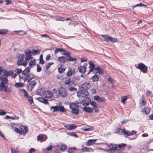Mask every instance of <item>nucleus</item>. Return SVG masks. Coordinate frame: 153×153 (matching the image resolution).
Returning a JSON list of instances; mask_svg holds the SVG:
<instances>
[{"mask_svg": "<svg viewBox=\"0 0 153 153\" xmlns=\"http://www.w3.org/2000/svg\"><path fill=\"white\" fill-rule=\"evenodd\" d=\"M59 111L61 112H64L66 111V109L63 106H59Z\"/></svg>", "mask_w": 153, "mask_h": 153, "instance_id": "obj_41", "label": "nucleus"}, {"mask_svg": "<svg viewBox=\"0 0 153 153\" xmlns=\"http://www.w3.org/2000/svg\"><path fill=\"white\" fill-rule=\"evenodd\" d=\"M23 85V84L22 83H16L15 85V86L16 87H22Z\"/></svg>", "mask_w": 153, "mask_h": 153, "instance_id": "obj_58", "label": "nucleus"}, {"mask_svg": "<svg viewBox=\"0 0 153 153\" xmlns=\"http://www.w3.org/2000/svg\"><path fill=\"white\" fill-rule=\"evenodd\" d=\"M30 71V68L29 67H27L25 68V70L23 71H22V74L24 75L27 74Z\"/></svg>", "mask_w": 153, "mask_h": 153, "instance_id": "obj_32", "label": "nucleus"}, {"mask_svg": "<svg viewBox=\"0 0 153 153\" xmlns=\"http://www.w3.org/2000/svg\"><path fill=\"white\" fill-rule=\"evenodd\" d=\"M26 97L27 98L28 101L30 103L32 104L33 102V98L31 96L28 95V97Z\"/></svg>", "mask_w": 153, "mask_h": 153, "instance_id": "obj_46", "label": "nucleus"}, {"mask_svg": "<svg viewBox=\"0 0 153 153\" xmlns=\"http://www.w3.org/2000/svg\"><path fill=\"white\" fill-rule=\"evenodd\" d=\"M64 127L69 130H72L75 129L77 127L74 125L67 124L64 126Z\"/></svg>", "mask_w": 153, "mask_h": 153, "instance_id": "obj_17", "label": "nucleus"}, {"mask_svg": "<svg viewBox=\"0 0 153 153\" xmlns=\"http://www.w3.org/2000/svg\"><path fill=\"white\" fill-rule=\"evenodd\" d=\"M52 147V146L51 145H50L46 149H44V151L45 152L47 153L48 151L51 150Z\"/></svg>", "mask_w": 153, "mask_h": 153, "instance_id": "obj_44", "label": "nucleus"}, {"mask_svg": "<svg viewBox=\"0 0 153 153\" xmlns=\"http://www.w3.org/2000/svg\"><path fill=\"white\" fill-rule=\"evenodd\" d=\"M37 100L40 102L43 103L45 104H47L48 103V100L47 99L42 98V97H39L37 98Z\"/></svg>", "mask_w": 153, "mask_h": 153, "instance_id": "obj_23", "label": "nucleus"}, {"mask_svg": "<svg viewBox=\"0 0 153 153\" xmlns=\"http://www.w3.org/2000/svg\"><path fill=\"white\" fill-rule=\"evenodd\" d=\"M87 64L84 63L83 66H80L78 67V69L79 71L81 73H84L86 71V67Z\"/></svg>", "mask_w": 153, "mask_h": 153, "instance_id": "obj_13", "label": "nucleus"}, {"mask_svg": "<svg viewBox=\"0 0 153 153\" xmlns=\"http://www.w3.org/2000/svg\"><path fill=\"white\" fill-rule=\"evenodd\" d=\"M0 83L7 84L8 82L7 78L3 75L0 76Z\"/></svg>", "mask_w": 153, "mask_h": 153, "instance_id": "obj_14", "label": "nucleus"}, {"mask_svg": "<svg viewBox=\"0 0 153 153\" xmlns=\"http://www.w3.org/2000/svg\"><path fill=\"white\" fill-rule=\"evenodd\" d=\"M83 111L86 112L88 113H91L93 111L94 109L93 108H91L87 107L85 106V107L83 108Z\"/></svg>", "mask_w": 153, "mask_h": 153, "instance_id": "obj_25", "label": "nucleus"}, {"mask_svg": "<svg viewBox=\"0 0 153 153\" xmlns=\"http://www.w3.org/2000/svg\"><path fill=\"white\" fill-rule=\"evenodd\" d=\"M22 127H24V129L22 131V133L24 135L26 134L28 132V128L27 126H22Z\"/></svg>", "mask_w": 153, "mask_h": 153, "instance_id": "obj_38", "label": "nucleus"}, {"mask_svg": "<svg viewBox=\"0 0 153 153\" xmlns=\"http://www.w3.org/2000/svg\"><path fill=\"white\" fill-rule=\"evenodd\" d=\"M91 102V99L89 98L85 97L82 100V104L83 106H86L88 105Z\"/></svg>", "mask_w": 153, "mask_h": 153, "instance_id": "obj_10", "label": "nucleus"}, {"mask_svg": "<svg viewBox=\"0 0 153 153\" xmlns=\"http://www.w3.org/2000/svg\"><path fill=\"white\" fill-rule=\"evenodd\" d=\"M12 128L13 130L17 133L21 134L22 133V129L21 128H18L15 126H13L12 127Z\"/></svg>", "mask_w": 153, "mask_h": 153, "instance_id": "obj_22", "label": "nucleus"}, {"mask_svg": "<svg viewBox=\"0 0 153 153\" xmlns=\"http://www.w3.org/2000/svg\"><path fill=\"white\" fill-rule=\"evenodd\" d=\"M13 73V72L11 71H8L6 70H4V74L6 76H9L11 75Z\"/></svg>", "mask_w": 153, "mask_h": 153, "instance_id": "obj_35", "label": "nucleus"}, {"mask_svg": "<svg viewBox=\"0 0 153 153\" xmlns=\"http://www.w3.org/2000/svg\"><path fill=\"white\" fill-rule=\"evenodd\" d=\"M40 51L39 50H36L33 49L32 50V53L33 55H36L39 54L40 52Z\"/></svg>", "mask_w": 153, "mask_h": 153, "instance_id": "obj_47", "label": "nucleus"}, {"mask_svg": "<svg viewBox=\"0 0 153 153\" xmlns=\"http://www.w3.org/2000/svg\"><path fill=\"white\" fill-rule=\"evenodd\" d=\"M92 81L93 82H95L98 81L99 79V75H97L95 74L91 78Z\"/></svg>", "mask_w": 153, "mask_h": 153, "instance_id": "obj_30", "label": "nucleus"}, {"mask_svg": "<svg viewBox=\"0 0 153 153\" xmlns=\"http://www.w3.org/2000/svg\"><path fill=\"white\" fill-rule=\"evenodd\" d=\"M90 104L93 107V108L94 109V110L95 112H97L98 110L97 108V104L94 101H93L91 102Z\"/></svg>", "mask_w": 153, "mask_h": 153, "instance_id": "obj_19", "label": "nucleus"}, {"mask_svg": "<svg viewBox=\"0 0 153 153\" xmlns=\"http://www.w3.org/2000/svg\"><path fill=\"white\" fill-rule=\"evenodd\" d=\"M91 87V85L89 83L85 82L82 84L81 88L83 90H86L90 88Z\"/></svg>", "mask_w": 153, "mask_h": 153, "instance_id": "obj_15", "label": "nucleus"}, {"mask_svg": "<svg viewBox=\"0 0 153 153\" xmlns=\"http://www.w3.org/2000/svg\"><path fill=\"white\" fill-rule=\"evenodd\" d=\"M7 84L0 83V91H4L5 93H10L12 91V88L9 87Z\"/></svg>", "mask_w": 153, "mask_h": 153, "instance_id": "obj_6", "label": "nucleus"}, {"mask_svg": "<svg viewBox=\"0 0 153 153\" xmlns=\"http://www.w3.org/2000/svg\"><path fill=\"white\" fill-rule=\"evenodd\" d=\"M111 152V153H120V151L119 150L118 148H116Z\"/></svg>", "mask_w": 153, "mask_h": 153, "instance_id": "obj_51", "label": "nucleus"}, {"mask_svg": "<svg viewBox=\"0 0 153 153\" xmlns=\"http://www.w3.org/2000/svg\"><path fill=\"white\" fill-rule=\"evenodd\" d=\"M109 41L111 42H115L117 41V40L116 38H113L111 37H110Z\"/></svg>", "mask_w": 153, "mask_h": 153, "instance_id": "obj_56", "label": "nucleus"}, {"mask_svg": "<svg viewBox=\"0 0 153 153\" xmlns=\"http://www.w3.org/2000/svg\"><path fill=\"white\" fill-rule=\"evenodd\" d=\"M81 129L85 131H90L93 129V128L92 126L89 127V126H86L82 127L81 128Z\"/></svg>", "mask_w": 153, "mask_h": 153, "instance_id": "obj_24", "label": "nucleus"}, {"mask_svg": "<svg viewBox=\"0 0 153 153\" xmlns=\"http://www.w3.org/2000/svg\"><path fill=\"white\" fill-rule=\"evenodd\" d=\"M122 130L123 131V134H124L127 136L132 135H133V134L129 131H126L123 128H122Z\"/></svg>", "mask_w": 153, "mask_h": 153, "instance_id": "obj_27", "label": "nucleus"}, {"mask_svg": "<svg viewBox=\"0 0 153 153\" xmlns=\"http://www.w3.org/2000/svg\"><path fill=\"white\" fill-rule=\"evenodd\" d=\"M25 53L26 56L25 61L26 62L29 60L32 59L31 51L29 50H26L25 51Z\"/></svg>", "mask_w": 153, "mask_h": 153, "instance_id": "obj_8", "label": "nucleus"}, {"mask_svg": "<svg viewBox=\"0 0 153 153\" xmlns=\"http://www.w3.org/2000/svg\"><path fill=\"white\" fill-rule=\"evenodd\" d=\"M66 68V67L65 65H61L58 68V71L60 73H62L65 71Z\"/></svg>", "mask_w": 153, "mask_h": 153, "instance_id": "obj_21", "label": "nucleus"}, {"mask_svg": "<svg viewBox=\"0 0 153 153\" xmlns=\"http://www.w3.org/2000/svg\"><path fill=\"white\" fill-rule=\"evenodd\" d=\"M35 64V60H31L29 62V65L30 68H31L32 66Z\"/></svg>", "mask_w": 153, "mask_h": 153, "instance_id": "obj_53", "label": "nucleus"}, {"mask_svg": "<svg viewBox=\"0 0 153 153\" xmlns=\"http://www.w3.org/2000/svg\"><path fill=\"white\" fill-rule=\"evenodd\" d=\"M126 146V144L125 143H121L117 145V148L119 149L124 148Z\"/></svg>", "mask_w": 153, "mask_h": 153, "instance_id": "obj_42", "label": "nucleus"}, {"mask_svg": "<svg viewBox=\"0 0 153 153\" xmlns=\"http://www.w3.org/2000/svg\"><path fill=\"white\" fill-rule=\"evenodd\" d=\"M146 94L147 96H150L151 97L153 96V95L152 94V92L149 90H147Z\"/></svg>", "mask_w": 153, "mask_h": 153, "instance_id": "obj_59", "label": "nucleus"}, {"mask_svg": "<svg viewBox=\"0 0 153 153\" xmlns=\"http://www.w3.org/2000/svg\"><path fill=\"white\" fill-rule=\"evenodd\" d=\"M11 153H19V150L17 148H16L15 149L11 148Z\"/></svg>", "mask_w": 153, "mask_h": 153, "instance_id": "obj_52", "label": "nucleus"}, {"mask_svg": "<svg viewBox=\"0 0 153 153\" xmlns=\"http://www.w3.org/2000/svg\"><path fill=\"white\" fill-rule=\"evenodd\" d=\"M81 151L82 152H93L94 150L93 149L91 148H88L84 147L83 146H82Z\"/></svg>", "mask_w": 153, "mask_h": 153, "instance_id": "obj_16", "label": "nucleus"}, {"mask_svg": "<svg viewBox=\"0 0 153 153\" xmlns=\"http://www.w3.org/2000/svg\"><path fill=\"white\" fill-rule=\"evenodd\" d=\"M37 92L38 94H43L45 97L49 98L53 97L52 92L48 91H45L44 88H41L39 89L37 91Z\"/></svg>", "mask_w": 153, "mask_h": 153, "instance_id": "obj_1", "label": "nucleus"}, {"mask_svg": "<svg viewBox=\"0 0 153 153\" xmlns=\"http://www.w3.org/2000/svg\"><path fill=\"white\" fill-rule=\"evenodd\" d=\"M42 68L38 64L37 65V71L38 72H39L41 71Z\"/></svg>", "mask_w": 153, "mask_h": 153, "instance_id": "obj_62", "label": "nucleus"}, {"mask_svg": "<svg viewBox=\"0 0 153 153\" xmlns=\"http://www.w3.org/2000/svg\"><path fill=\"white\" fill-rule=\"evenodd\" d=\"M53 64V62H49L48 63L46 64L45 65V68L47 70H48L49 68H50L51 65H52Z\"/></svg>", "mask_w": 153, "mask_h": 153, "instance_id": "obj_50", "label": "nucleus"}, {"mask_svg": "<svg viewBox=\"0 0 153 153\" xmlns=\"http://www.w3.org/2000/svg\"><path fill=\"white\" fill-rule=\"evenodd\" d=\"M89 68H90V70L88 74H89L91 72H92L96 74V72L94 71L95 68V65L94 64L91 62H89Z\"/></svg>", "mask_w": 153, "mask_h": 153, "instance_id": "obj_12", "label": "nucleus"}, {"mask_svg": "<svg viewBox=\"0 0 153 153\" xmlns=\"http://www.w3.org/2000/svg\"><path fill=\"white\" fill-rule=\"evenodd\" d=\"M25 57V56L24 54H19L17 56V64L18 65H22L25 67L26 66L27 62L25 61H23Z\"/></svg>", "mask_w": 153, "mask_h": 153, "instance_id": "obj_3", "label": "nucleus"}, {"mask_svg": "<svg viewBox=\"0 0 153 153\" xmlns=\"http://www.w3.org/2000/svg\"><path fill=\"white\" fill-rule=\"evenodd\" d=\"M142 111L144 113L148 114L149 113L150 109L149 108L146 107L143 109Z\"/></svg>", "mask_w": 153, "mask_h": 153, "instance_id": "obj_37", "label": "nucleus"}, {"mask_svg": "<svg viewBox=\"0 0 153 153\" xmlns=\"http://www.w3.org/2000/svg\"><path fill=\"white\" fill-rule=\"evenodd\" d=\"M136 68L140 69L143 73H146L148 72V67L142 63H140L135 65Z\"/></svg>", "mask_w": 153, "mask_h": 153, "instance_id": "obj_4", "label": "nucleus"}, {"mask_svg": "<svg viewBox=\"0 0 153 153\" xmlns=\"http://www.w3.org/2000/svg\"><path fill=\"white\" fill-rule=\"evenodd\" d=\"M128 98V96H123L121 97V102L123 103H125V101Z\"/></svg>", "mask_w": 153, "mask_h": 153, "instance_id": "obj_48", "label": "nucleus"}, {"mask_svg": "<svg viewBox=\"0 0 153 153\" xmlns=\"http://www.w3.org/2000/svg\"><path fill=\"white\" fill-rule=\"evenodd\" d=\"M69 90L71 91L76 92L77 91V89L73 87H71L69 89Z\"/></svg>", "mask_w": 153, "mask_h": 153, "instance_id": "obj_61", "label": "nucleus"}, {"mask_svg": "<svg viewBox=\"0 0 153 153\" xmlns=\"http://www.w3.org/2000/svg\"><path fill=\"white\" fill-rule=\"evenodd\" d=\"M21 91L24 93V95L25 97H28V93L26 90L22 89Z\"/></svg>", "mask_w": 153, "mask_h": 153, "instance_id": "obj_57", "label": "nucleus"}, {"mask_svg": "<svg viewBox=\"0 0 153 153\" xmlns=\"http://www.w3.org/2000/svg\"><path fill=\"white\" fill-rule=\"evenodd\" d=\"M81 94H82V96L85 97L88 95V91L86 90H84L81 91Z\"/></svg>", "mask_w": 153, "mask_h": 153, "instance_id": "obj_39", "label": "nucleus"}, {"mask_svg": "<svg viewBox=\"0 0 153 153\" xmlns=\"http://www.w3.org/2000/svg\"><path fill=\"white\" fill-rule=\"evenodd\" d=\"M97 139H92L88 140L86 143L87 146H91L95 143Z\"/></svg>", "mask_w": 153, "mask_h": 153, "instance_id": "obj_26", "label": "nucleus"}, {"mask_svg": "<svg viewBox=\"0 0 153 153\" xmlns=\"http://www.w3.org/2000/svg\"><path fill=\"white\" fill-rule=\"evenodd\" d=\"M76 148L75 147L70 148L68 150V152L69 153H72L74 150H76Z\"/></svg>", "mask_w": 153, "mask_h": 153, "instance_id": "obj_64", "label": "nucleus"}, {"mask_svg": "<svg viewBox=\"0 0 153 153\" xmlns=\"http://www.w3.org/2000/svg\"><path fill=\"white\" fill-rule=\"evenodd\" d=\"M43 137L41 134L39 135L37 137V141H39L42 140L43 139Z\"/></svg>", "mask_w": 153, "mask_h": 153, "instance_id": "obj_60", "label": "nucleus"}, {"mask_svg": "<svg viewBox=\"0 0 153 153\" xmlns=\"http://www.w3.org/2000/svg\"><path fill=\"white\" fill-rule=\"evenodd\" d=\"M62 50H63V49L61 48H56L55 49L54 52L55 53H57L59 52L62 51Z\"/></svg>", "mask_w": 153, "mask_h": 153, "instance_id": "obj_55", "label": "nucleus"}, {"mask_svg": "<svg viewBox=\"0 0 153 153\" xmlns=\"http://www.w3.org/2000/svg\"><path fill=\"white\" fill-rule=\"evenodd\" d=\"M36 84V82L35 80L29 81V83L27 86L28 90L31 91L32 89L34 88Z\"/></svg>", "mask_w": 153, "mask_h": 153, "instance_id": "obj_9", "label": "nucleus"}, {"mask_svg": "<svg viewBox=\"0 0 153 153\" xmlns=\"http://www.w3.org/2000/svg\"><path fill=\"white\" fill-rule=\"evenodd\" d=\"M7 114L6 112L0 109V115L3 116Z\"/></svg>", "mask_w": 153, "mask_h": 153, "instance_id": "obj_63", "label": "nucleus"}, {"mask_svg": "<svg viewBox=\"0 0 153 153\" xmlns=\"http://www.w3.org/2000/svg\"><path fill=\"white\" fill-rule=\"evenodd\" d=\"M116 133L119 134H123V131L122 129L117 128L116 129Z\"/></svg>", "mask_w": 153, "mask_h": 153, "instance_id": "obj_49", "label": "nucleus"}, {"mask_svg": "<svg viewBox=\"0 0 153 153\" xmlns=\"http://www.w3.org/2000/svg\"><path fill=\"white\" fill-rule=\"evenodd\" d=\"M80 78V76L77 75L76 77H73L72 78V81L73 82H76V81H79Z\"/></svg>", "mask_w": 153, "mask_h": 153, "instance_id": "obj_40", "label": "nucleus"}, {"mask_svg": "<svg viewBox=\"0 0 153 153\" xmlns=\"http://www.w3.org/2000/svg\"><path fill=\"white\" fill-rule=\"evenodd\" d=\"M50 109L52 110V109H53V112H56L59 111V106L57 105L56 106H53L50 107Z\"/></svg>", "mask_w": 153, "mask_h": 153, "instance_id": "obj_34", "label": "nucleus"}, {"mask_svg": "<svg viewBox=\"0 0 153 153\" xmlns=\"http://www.w3.org/2000/svg\"><path fill=\"white\" fill-rule=\"evenodd\" d=\"M140 105H142L143 106H145L146 105V101L144 100V96H143L140 99Z\"/></svg>", "mask_w": 153, "mask_h": 153, "instance_id": "obj_31", "label": "nucleus"}, {"mask_svg": "<svg viewBox=\"0 0 153 153\" xmlns=\"http://www.w3.org/2000/svg\"><path fill=\"white\" fill-rule=\"evenodd\" d=\"M35 77L36 76L34 74L31 73H29L26 76L25 78L24 81H27V82H29Z\"/></svg>", "mask_w": 153, "mask_h": 153, "instance_id": "obj_11", "label": "nucleus"}, {"mask_svg": "<svg viewBox=\"0 0 153 153\" xmlns=\"http://www.w3.org/2000/svg\"><path fill=\"white\" fill-rule=\"evenodd\" d=\"M102 37H103L104 41L106 42L109 41L110 37L106 35H102Z\"/></svg>", "mask_w": 153, "mask_h": 153, "instance_id": "obj_33", "label": "nucleus"}, {"mask_svg": "<svg viewBox=\"0 0 153 153\" xmlns=\"http://www.w3.org/2000/svg\"><path fill=\"white\" fill-rule=\"evenodd\" d=\"M94 99L96 100L98 102H102L105 101L104 98L102 97H100L99 96L96 95L94 97Z\"/></svg>", "mask_w": 153, "mask_h": 153, "instance_id": "obj_18", "label": "nucleus"}, {"mask_svg": "<svg viewBox=\"0 0 153 153\" xmlns=\"http://www.w3.org/2000/svg\"><path fill=\"white\" fill-rule=\"evenodd\" d=\"M66 148V146L65 144H62L60 146V150L61 151H64Z\"/></svg>", "mask_w": 153, "mask_h": 153, "instance_id": "obj_45", "label": "nucleus"}, {"mask_svg": "<svg viewBox=\"0 0 153 153\" xmlns=\"http://www.w3.org/2000/svg\"><path fill=\"white\" fill-rule=\"evenodd\" d=\"M108 147L110 149L107 150V151L109 152V151L112 152L116 148H117V145L111 144L108 146Z\"/></svg>", "mask_w": 153, "mask_h": 153, "instance_id": "obj_20", "label": "nucleus"}, {"mask_svg": "<svg viewBox=\"0 0 153 153\" xmlns=\"http://www.w3.org/2000/svg\"><path fill=\"white\" fill-rule=\"evenodd\" d=\"M70 108L71 109V112L72 113L77 114L79 113V106L74 103H70Z\"/></svg>", "mask_w": 153, "mask_h": 153, "instance_id": "obj_5", "label": "nucleus"}, {"mask_svg": "<svg viewBox=\"0 0 153 153\" xmlns=\"http://www.w3.org/2000/svg\"><path fill=\"white\" fill-rule=\"evenodd\" d=\"M62 51H63L62 53V55H66V56H70V53L65 49H63V50H62Z\"/></svg>", "mask_w": 153, "mask_h": 153, "instance_id": "obj_43", "label": "nucleus"}, {"mask_svg": "<svg viewBox=\"0 0 153 153\" xmlns=\"http://www.w3.org/2000/svg\"><path fill=\"white\" fill-rule=\"evenodd\" d=\"M75 72V69H70L68 71L67 75L68 76H71L73 74H74Z\"/></svg>", "mask_w": 153, "mask_h": 153, "instance_id": "obj_28", "label": "nucleus"}, {"mask_svg": "<svg viewBox=\"0 0 153 153\" xmlns=\"http://www.w3.org/2000/svg\"><path fill=\"white\" fill-rule=\"evenodd\" d=\"M59 95L62 98L66 97L68 95L67 91L63 88L61 87L59 90Z\"/></svg>", "mask_w": 153, "mask_h": 153, "instance_id": "obj_7", "label": "nucleus"}, {"mask_svg": "<svg viewBox=\"0 0 153 153\" xmlns=\"http://www.w3.org/2000/svg\"><path fill=\"white\" fill-rule=\"evenodd\" d=\"M70 83V79L69 77H67L63 81V83L65 85H68Z\"/></svg>", "mask_w": 153, "mask_h": 153, "instance_id": "obj_36", "label": "nucleus"}, {"mask_svg": "<svg viewBox=\"0 0 153 153\" xmlns=\"http://www.w3.org/2000/svg\"><path fill=\"white\" fill-rule=\"evenodd\" d=\"M39 63L42 64H44V62L43 59V56L42 54L40 55L39 57Z\"/></svg>", "mask_w": 153, "mask_h": 153, "instance_id": "obj_54", "label": "nucleus"}, {"mask_svg": "<svg viewBox=\"0 0 153 153\" xmlns=\"http://www.w3.org/2000/svg\"><path fill=\"white\" fill-rule=\"evenodd\" d=\"M58 60L61 63H64L66 61L76 62L77 59L75 58H72L70 56H61L59 57L58 58Z\"/></svg>", "mask_w": 153, "mask_h": 153, "instance_id": "obj_2", "label": "nucleus"}, {"mask_svg": "<svg viewBox=\"0 0 153 153\" xmlns=\"http://www.w3.org/2000/svg\"><path fill=\"white\" fill-rule=\"evenodd\" d=\"M95 71L96 73H99L100 74H103V71L102 69L99 67H97L95 68Z\"/></svg>", "mask_w": 153, "mask_h": 153, "instance_id": "obj_29", "label": "nucleus"}]
</instances>
